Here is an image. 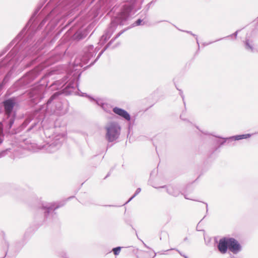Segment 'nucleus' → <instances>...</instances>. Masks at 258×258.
<instances>
[{
  "label": "nucleus",
  "mask_w": 258,
  "mask_h": 258,
  "mask_svg": "<svg viewBox=\"0 0 258 258\" xmlns=\"http://www.w3.org/2000/svg\"><path fill=\"white\" fill-rule=\"evenodd\" d=\"M156 253H154V256H153V257H154L156 256Z\"/></svg>",
  "instance_id": "de8ad7c7"
},
{
  "label": "nucleus",
  "mask_w": 258,
  "mask_h": 258,
  "mask_svg": "<svg viewBox=\"0 0 258 258\" xmlns=\"http://www.w3.org/2000/svg\"><path fill=\"white\" fill-rule=\"evenodd\" d=\"M105 139L111 143L118 139L120 135L121 127L116 121H110L105 126Z\"/></svg>",
  "instance_id": "9d476101"
},
{
  "label": "nucleus",
  "mask_w": 258,
  "mask_h": 258,
  "mask_svg": "<svg viewBox=\"0 0 258 258\" xmlns=\"http://www.w3.org/2000/svg\"><path fill=\"white\" fill-rule=\"evenodd\" d=\"M200 223V222L198 223V225H197V230H198V231H200V230H200V229H198V228H200V227H199Z\"/></svg>",
  "instance_id": "58836bf2"
},
{
  "label": "nucleus",
  "mask_w": 258,
  "mask_h": 258,
  "mask_svg": "<svg viewBox=\"0 0 258 258\" xmlns=\"http://www.w3.org/2000/svg\"><path fill=\"white\" fill-rule=\"evenodd\" d=\"M166 238H169V235L167 231H163L161 232V236L160 237V239H165Z\"/></svg>",
  "instance_id": "5701e85b"
},
{
  "label": "nucleus",
  "mask_w": 258,
  "mask_h": 258,
  "mask_svg": "<svg viewBox=\"0 0 258 258\" xmlns=\"http://www.w3.org/2000/svg\"><path fill=\"white\" fill-rule=\"evenodd\" d=\"M105 206H109V207H111V206H112V205H106Z\"/></svg>",
  "instance_id": "09e8293b"
},
{
  "label": "nucleus",
  "mask_w": 258,
  "mask_h": 258,
  "mask_svg": "<svg viewBox=\"0 0 258 258\" xmlns=\"http://www.w3.org/2000/svg\"><path fill=\"white\" fill-rule=\"evenodd\" d=\"M141 188H140V187L136 189V191H135V194H134L133 195H134L135 197H136V196H137V195H138V194L141 192Z\"/></svg>",
  "instance_id": "c756f323"
},
{
  "label": "nucleus",
  "mask_w": 258,
  "mask_h": 258,
  "mask_svg": "<svg viewBox=\"0 0 258 258\" xmlns=\"http://www.w3.org/2000/svg\"><path fill=\"white\" fill-rule=\"evenodd\" d=\"M121 249V247L117 246V247H114L112 249V251H113V252L115 255H117L119 254Z\"/></svg>",
  "instance_id": "b1692460"
},
{
  "label": "nucleus",
  "mask_w": 258,
  "mask_h": 258,
  "mask_svg": "<svg viewBox=\"0 0 258 258\" xmlns=\"http://www.w3.org/2000/svg\"><path fill=\"white\" fill-rule=\"evenodd\" d=\"M58 105L59 106L58 107L56 106V107L58 108V110H60L61 109V104L60 102H59Z\"/></svg>",
  "instance_id": "72a5a7b5"
},
{
  "label": "nucleus",
  "mask_w": 258,
  "mask_h": 258,
  "mask_svg": "<svg viewBox=\"0 0 258 258\" xmlns=\"http://www.w3.org/2000/svg\"><path fill=\"white\" fill-rule=\"evenodd\" d=\"M35 10L29 21L17 36L0 52V57L12 46L13 48L0 61V92L9 81L16 66L22 60L26 61V68L36 62L43 61L40 55H37L42 49L41 43L49 36L53 29L45 32L43 36L33 44L35 35L49 19L58 20L68 16L76 9L70 10L75 1H48L40 12L44 3L42 1ZM79 2V1H76ZM79 5V3L78 4Z\"/></svg>",
  "instance_id": "f257e3e1"
},
{
  "label": "nucleus",
  "mask_w": 258,
  "mask_h": 258,
  "mask_svg": "<svg viewBox=\"0 0 258 258\" xmlns=\"http://www.w3.org/2000/svg\"><path fill=\"white\" fill-rule=\"evenodd\" d=\"M200 223V222L198 223V225H197V230H198V231H200V230H200V229H198V228H200V227H199Z\"/></svg>",
  "instance_id": "4c0bfd02"
},
{
  "label": "nucleus",
  "mask_w": 258,
  "mask_h": 258,
  "mask_svg": "<svg viewBox=\"0 0 258 258\" xmlns=\"http://www.w3.org/2000/svg\"><path fill=\"white\" fill-rule=\"evenodd\" d=\"M51 143L48 146L47 150L49 152H54L59 149L62 145L63 137L61 136L60 138L55 137Z\"/></svg>",
  "instance_id": "2eb2a0df"
},
{
  "label": "nucleus",
  "mask_w": 258,
  "mask_h": 258,
  "mask_svg": "<svg viewBox=\"0 0 258 258\" xmlns=\"http://www.w3.org/2000/svg\"><path fill=\"white\" fill-rule=\"evenodd\" d=\"M74 198V196L71 197L70 198Z\"/></svg>",
  "instance_id": "8fccbe9b"
},
{
  "label": "nucleus",
  "mask_w": 258,
  "mask_h": 258,
  "mask_svg": "<svg viewBox=\"0 0 258 258\" xmlns=\"http://www.w3.org/2000/svg\"><path fill=\"white\" fill-rule=\"evenodd\" d=\"M184 197L185 199H186L190 200H192V199H190V198H188V197H187V195H184Z\"/></svg>",
  "instance_id": "f704fd0d"
},
{
  "label": "nucleus",
  "mask_w": 258,
  "mask_h": 258,
  "mask_svg": "<svg viewBox=\"0 0 258 258\" xmlns=\"http://www.w3.org/2000/svg\"><path fill=\"white\" fill-rule=\"evenodd\" d=\"M10 95V93H9V91H8L6 94V95Z\"/></svg>",
  "instance_id": "79ce46f5"
},
{
  "label": "nucleus",
  "mask_w": 258,
  "mask_h": 258,
  "mask_svg": "<svg viewBox=\"0 0 258 258\" xmlns=\"http://www.w3.org/2000/svg\"><path fill=\"white\" fill-rule=\"evenodd\" d=\"M184 258H188V257L186 255H184Z\"/></svg>",
  "instance_id": "49530a36"
},
{
  "label": "nucleus",
  "mask_w": 258,
  "mask_h": 258,
  "mask_svg": "<svg viewBox=\"0 0 258 258\" xmlns=\"http://www.w3.org/2000/svg\"><path fill=\"white\" fill-rule=\"evenodd\" d=\"M120 8L116 16L111 19L110 27L104 32L101 37L99 43L102 46L110 38L117 25H123L130 18L141 8V3L138 1H126Z\"/></svg>",
  "instance_id": "20e7f679"
},
{
  "label": "nucleus",
  "mask_w": 258,
  "mask_h": 258,
  "mask_svg": "<svg viewBox=\"0 0 258 258\" xmlns=\"http://www.w3.org/2000/svg\"><path fill=\"white\" fill-rule=\"evenodd\" d=\"M61 47V44H59L53 52H51L45 58L44 63L36 66L34 69L27 73L22 77L17 80L12 86L14 91L24 88L26 86L31 83L41 73L43 69L46 67L50 66L59 60L64 56L67 50L63 48L60 52L57 51Z\"/></svg>",
  "instance_id": "7ed1b4c3"
},
{
  "label": "nucleus",
  "mask_w": 258,
  "mask_h": 258,
  "mask_svg": "<svg viewBox=\"0 0 258 258\" xmlns=\"http://www.w3.org/2000/svg\"><path fill=\"white\" fill-rule=\"evenodd\" d=\"M223 39V38H220V39H218V40H215V41H214L210 42H209V43L204 42V43L202 44V45H203L204 46H207V45H209V44H212V43H213V42H216V41H219V40H221V39Z\"/></svg>",
  "instance_id": "bb28decb"
},
{
  "label": "nucleus",
  "mask_w": 258,
  "mask_h": 258,
  "mask_svg": "<svg viewBox=\"0 0 258 258\" xmlns=\"http://www.w3.org/2000/svg\"><path fill=\"white\" fill-rule=\"evenodd\" d=\"M57 255L60 258H70L69 254L64 250L58 251Z\"/></svg>",
  "instance_id": "aec40b11"
},
{
  "label": "nucleus",
  "mask_w": 258,
  "mask_h": 258,
  "mask_svg": "<svg viewBox=\"0 0 258 258\" xmlns=\"http://www.w3.org/2000/svg\"><path fill=\"white\" fill-rule=\"evenodd\" d=\"M119 45V43H116L115 45H114L113 46H112L111 48L114 49L116 47H117Z\"/></svg>",
  "instance_id": "473e14b6"
},
{
  "label": "nucleus",
  "mask_w": 258,
  "mask_h": 258,
  "mask_svg": "<svg viewBox=\"0 0 258 258\" xmlns=\"http://www.w3.org/2000/svg\"><path fill=\"white\" fill-rule=\"evenodd\" d=\"M48 85L47 78L44 76L29 90L28 96L31 105L37 104L44 98V93Z\"/></svg>",
  "instance_id": "0eeeda50"
},
{
  "label": "nucleus",
  "mask_w": 258,
  "mask_h": 258,
  "mask_svg": "<svg viewBox=\"0 0 258 258\" xmlns=\"http://www.w3.org/2000/svg\"><path fill=\"white\" fill-rule=\"evenodd\" d=\"M10 151V149L8 148L5 150L0 151V159L5 157L8 154V153Z\"/></svg>",
  "instance_id": "4be33fe9"
},
{
  "label": "nucleus",
  "mask_w": 258,
  "mask_h": 258,
  "mask_svg": "<svg viewBox=\"0 0 258 258\" xmlns=\"http://www.w3.org/2000/svg\"><path fill=\"white\" fill-rule=\"evenodd\" d=\"M240 30H237L236 31H235L234 33H233L232 34L227 36V37H230V36H234L235 37V38H236L237 37V34L238 33V32ZM226 38H227V37H226ZM224 38H225V37H224ZM224 39V38H223Z\"/></svg>",
  "instance_id": "c85d7f7f"
},
{
  "label": "nucleus",
  "mask_w": 258,
  "mask_h": 258,
  "mask_svg": "<svg viewBox=\"0 0 258 258\" xmlns=\"http://www.w3.org/2000/svg\"><path fill=\"white\" fill-rule=\"evenodd\" d=\"M2 104L6 116L5 122L6 124V128L10 130L16 116V108L19 106L18 99L15 97L7 98L3 101Z\"/></svg>",
  "instance_id": "39448f33"
},
{
  "label": "nucleus",
  "mask_w": 258,
  "mask_h": 258,
  "mask_svg": "<svg viewBox=\"0 0 258 258\" xmlns=\"http://www.w3.org/2000/svg\"><path fill=\"white\" fill-rule=\"evenodd\" d=\"M245 48L251 52H253L254 50L253 44L252 41H250L249 39H246L244 41Z\"/></svg>",
  "instance_id": "6ab92c4d"
},
{
  "label": "nucleus",
  "mask_w": 258,
  "mask_h": 258,
  "mask_svg": "<svg viewBox=\"0 0 258 258\" xmlns=\"http://www.w3.org/2000/svg\"><path fill=\"white\" fill-rule=\"evenodd\" d=\"M112 111L114 113L117 114L127 121H130L131 119V115L129 113L123 109L118 107H114L113 108Z\"/></svg>",
  "instance_id": "a211bd4d"
},
{
  "label": "nucleus",
  "mask_w": 258,
  "mask_h": 258,
  "mask_svg": "<svg viewBox=\"0 0 258 258\" xmlns=\"http://www.w3.org/2000/svg\"><path fill=\"white\" fill-rule=\"evenodd\" d=\"M56 38L55 37L53 38V39H52L51 40L50 42H51V43H53V42H54L56 40Z\"/></svg>",
  "instance_id": "c9c22d12"
},
{
  "label": "nucleus",
  "mask_w": 258,
  "mask_h": 258,
  "mask_svg": "<svg viewBox=\"0 0 258 258\" xmlns=\"http://www.w3.org/2000/svg\"><path fill=\"white\" fill-rule=\"evenodd\" d=\"M153 5V1H151L150 3H149L147 5L145 9V15H146V13H147V12L148 11V10H149L150 7Z\"/></svg>",
  "instance_id": "a878e982"
},
{
  "label": "nucleus",
  "mask_w": 258,
  "mask_h": 258,
  "mask_svg": "<svg viewBox=\"0 0 258 258\" xmlns=\"http://www.w3.org/2000/svg\"><path fill=\"white\" fill-rule=\"evenodd\" d=\"M170 250H176L180 254V255L184 257V254H183L182 253H181L179 250L175 249V248H171Z\"/></svg>",
  "instance_id": "2f4dec72"
},
{
  "label": "nucleus",
  "mask_w": 258,
  "mask_h": 258,
  "mask_svg": "<svg viewBox=\"0 0 258 258\" xmlns=\"http://www.w3.org/2000/svg\"><path fill=\"white\" fill-rule=\"evenodd\" d=\"M71 26L67 30L66 33L67 40H73L76 41H79L85 38L88 34V30L87 29H82L84 26L83 23H78V20L73 19L69 20L66 25L67 28Z\"/></svg>",
  "instance_id": "423d86ee"
},
{
  "label": "nucleus",
  "mask_w": 258,
  "mask_h": 258,
  "mask_svg": "<svg viewBox=\"0 0 258 258\" xmlns=\"http://www.w3.org/2000/svg\"><path fill=\"white\" fill-rule=\"evenodd\" d=\"M228 250L233 254H237L242 250L240 243L234 238L228 237Z\"/></svg>",
  "instance_id": "ddd939ff"
},
{
  "label": "nucleus",
  "mask_w": 258,
  "mask_h": 258,
  "mask_svg": "<svg viewBox=\"0 0 258 258\" xmlns=\"http://www.w3.org/2000/svg\"><path fill=\"white\" fill-rule=\"evenodd\" d=\"M113 5V1H97L89 13L90 19H95L99 15L102 16L105 12L108 14L115 13L117 7L116 5L112 7Z\"/></svg>",
  "instance_id": "6e6552de"
},
{
  "label": "nucleus",
  "mask_w": 258,
  "mask_h": 258,
  "mask_svg": "<svg viewBox=\"0 0 258 258\" xmlns=\"http://www.w3.org/2000/svg\"><path fill=\"white\" fill-rule=\"evenodd\" d=\"M3 141V140L2 138H0V144H1Z\"/></svg>",
  "instance_id": "37998d69"
},
{
  "label": "nucleus",
  "mask_w": 258,
  "mask_h": 258,
  "mask_svg": "<svg viewBox=\"0 0 258 258\" xmlns=\"http://www.w3.org/2000/svg\"><path fill=\"white\" fill-rule=\"evenodd\" d=\"M131 122H130V123H128V128H129V129H130V127H131Z\"/></svg>",
  "instance_id": "c03bdc74"
},
{
  "label": "nucleus",
  "mask_w": 258,
  "mask_h": 258,
  "mask_svg": "<svg viewBox=\"0 0 258 258\" xmlns=\"http://www.w3.org/2000/svg\"><path fill=\"white\" fill-rule=\"evenodd\" d=\"M82 96H84L85 95L87 96L91 101H94L98 106H100L102 109L106 112H110L111 111V106L110 104L106 103L104 101L100 98L94 99L92 97L88 95L86 93H83Z\"/></svg>",
  "instance_id": "4468645a"
},
{
  "label": "nucleus",
  "mask_w": 258,
  "mask_h": 258,
  "mask_svg": "<svg viewBox=\"0 0 258 258\" xmlns=\"http://www.w3.org/2000/svg\"><path fill=\"white\" fill-rule=\"evenodd\" d=\"M144 244L145 247H146L148 248H149V247L148 246H147V245L145 243H144Z\"/></svg>",
  "instance_id": "a18cd8bd"
},
{
  "label": "nucleus",
  "mask_w": 258,
  "mask_h": 258,
  "mask_svg": "<svg viewBox=\"0 0 258 258\" xmlns=\"http://www.w3.org/2000/svg\"><path fill=\"white\" fill-rule=\"evenodd\" d=\"M157 188H166L167 192L174 197H178L181 193L179 188L176 185H163Z\"/></svg>",
  "instance_id": "dca6fc26"
},
{
  "label": "nucleus",
  "mask_w": 258,
  "mask_h": 258,
  "mask_svg": "<svg viewBox=\"0 0 258 258\" xmlns=\"http://www.w3.org/2000/svg\"><path fill=\"white\" fill-rule=\"evenodd\" d=\"M142 22H143V19H142L141 18L138 19L137 20H136L133 24H132L128 27H131V28L135 27V26L143 25L145 24V22H144L143 24H142Z\"/></svg>",
  "instance_id": "412c9836"
},
{
  "label": "nucleus",
  "mask_w": 258,
  "mask_h": 258,
  "mask_svg": "<svg viewBox=\"0 0 258 258\" xmlns=\"http://www.w3.org/2000/svg\"><path fill=\"white\" fill-rule=\"evenodd\" d=\"M251 136V135L250 134H246L237 135L228 138H222L220 137H217V138L215 139L213 141L214 143L215 144V150H217L225 143H227V144L230 145L231 143L233 141L247 139L250 138Z\"/></svg>",
  "instance_id": "9b49d317"
},
{
  "label": "nucleus",
  "mask_w": 258,
  "mask_h": 258,
  "mask_svg": "<svg viewBox=\"0 0 258 258\" xmlns=\"http://www.w3.org/2000/svg\"><path fill=\"white\" fill-rule=\"evenodd\" d=\"M131 27H127L121 31H120L119 33H118L114 37L112 38L111 40L105 46V47L103 48V49L99 53L97 56L95 58V59L92 61L89 66H88L87 67H89L93 64L99 59V58L100 57V56L102 55V54L104 52V51L109 47V46L112 44V43L115 41L116 39L118 38L122 34H123L124 32H125L126 30L130 29Z\"/></svg>",
  "instance_id": "f8f14e48"
},
{
  "label": "nucleus",
  "mask_w": 258,
  "mask_h": 258,
  "mask_svg": "<svg viewBox=\"0 0 258 258\" xmlns=\"http://www.w3.org/2000/svg\"><path fill=\"white\" fill-rule=\"evenodd\" d=\"M135 197L133 195L125 203L124 205L127 204L130 202H131Z\"/></svg>",
  "instance_id": "7c9ffc66"
},
{
  "label": "nucleus",
  "mask_w": 258,
  "mask_h": 258,
  "mask_svg": "<svg viewBox=\"0 0 258 258\" xmlns=\"http://www.w3.org/2000/svg\"><path fill=\"white\" fill-rule=\"evenodd\" d=\"M228 237H224L220 239L217 247L219 252L222 254H225L228 249Z\"/></svg>",
  "instance_id": "f3484780"
},
{
  "label": "nucleus",
  "mask_w": 258,
  "mask_h": 258,
  "mask_svg": "<svg viewBox=\"0 0 258 258\" xmlns=\"http://www.w3.org/2000/svg\"><path fill=\"white\" fill-rule=\"evenodd\" d=\"M184 32H185L188 34H190V35L194 36V37H196V41H197V43L198 44V50H200V44H199V40H198V36L196 35V34H194V33H192L191 31H183Z\"/></svg>",
  "instance_id": "393cba45"
},
{
  "label": "nucleus",
  "mask_w": 258,
  "mask_h": 258,
  "mask_svg": "<svg viewBox=\"0 0 258 258\" xmlns=\"http://www.w3.org/2000/svg\"><path fill=\"white\" fill-rule=\"evenodd\" d=\"M64 205V203H42L38 209V211L43 215V221H51L57 217L55 211Z\"/></svg>",
  "instance_id": "1a4fd4ad"
},
{
  "label": "nucleus",
  "mask_w": 258,
  "mask_h": 258,
  "mask_svg": "<svg viewBox=\"0 0 258 258\" xmlns=\"http://www.w3.org/2000/svg\"><path fill=\"white\" fill-rule=\"evenodd\" d=\"M205 204H206V212L207 213L208 212V204L206 203H204Z\"/></svg>",
  "instance_id": "e433bc0d"
},
{
  "label": "nucleus",
  "mask_w": 258,
  "mask_h": 258,
  "mask_svg": "<svg viewBox=\"0 0 258 258\" xmlns=\"http://www.w3.org/2000/svg\"><path fill=\"white\" fill-rule=\"evenodd\" d=\"M110 175V172L108 173V174L106 175V176L105 177L104 179L106 178Z\"/></svg>",
  "instance_id": "a19ab883"
},
{
  "label": "nucleus",
  "mask_w": 258,
  "mask_h": 258,
  "mask_svg": "<svg viewBox=\"0 0 258 258\" xmlns=\"http://www.w3.org/2000/svg\"><path fill=\"white\" fill-rule=\"evenodd\" d=\"M180 118H181L182 120H183L188 121L186 119L182 118V115H181L180 116Z\"/></svg>",
  "instance_id": "ea45409f"
},
{
  "label": "nucleus",
  "mask_w": 258,
  "mask_h": 258,
  "mask_svg": "<svg viewBox=\"0 0 258 258\" xmlns=\"http://www.w3.org/2000/svg\"><path fill=\"white\" fill-rule=\"evenodd\" d=\"M99 49V48L97 47L94 48L93 45H90L84 48L82 55L76 58L73 66L70 67L66 76L61 80L54 81L49 86L52 87V89H60V90L54 93L46 104L40 106L38 108L29 113L21 125V130H24L33 120L34 122L28 127L27 131H30L40 122L41 126L44 131V134H46L48 128L45 125L46 121L44 119L46 114L55 112L54 109L52 107V102L61 94L65 95L76 94L77 92L79 91L78 82L82 73L81 68L83 64L87 63L89 60L96 54Z\"/></svg>",
  "instance_id": "f03ea898"
},
{
  "label": "nucleus",
  "mask_w": 258,
  "mask_h": 258,
  "mask_svg": "<svg viewBox=\"0 0 258 258\" xmlns=\"http://www.w3.org/2000/svg\"><path fill=\"white\" fill-rule=\"evenodd\" d=\"M177 89H178L179 91V95H180L181 97L182 98V100L184 101V96L183 94V92L181 90H179L178 89V88H177ZM183 103L185 104V102L183 101Z\"/></svg>",
  "instance_id": "cd10ccee"
}]
</instances>
